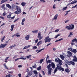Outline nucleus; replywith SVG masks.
<instances>
[{"mask_svg":"<svg viewBox=\"0 0 77 77\" xmlns=\"http://www.w3.org/2000/svg\"><path fill=\"white\" fill-rule=\"evenodd\" d=\"M57 67H56L55 68L54 72V74H55V73H56V72L57 71V69H60V70L61 71H64V69H63V68H62L61 66H60V65H59V64H57Z\"/></svg>","mask_w":77,"mask_h":77,"instance_id":"1","label":"nucleus"},{"mask_svg":"<svg viewBox=\"0 0 77 77\" xmlns=\"http://www.w3.org/2000/svg\"><path fill=\"white\" fill-rule=\"evenodd\" d=\"M15 7L17 11L14 12V14H20V13H21V8L17 5H16Z\"/></svg>","mask_w":77,"mask_h":77,"instance_id":"2","label":"nucleus"},{"mask_svg":"<svg viewBox=\"0 0 77 77\" xmlns=\"http://www.w3.org/2000/svg\"><path fill=\"white\" fill-rule=\"evenodd\" d=\"M66 29H67L68 30H73L74 29V25L73 24H71L68 26H67L65 27Z\"/></svg>","mask_w":77,"mask_h":77,"instance_id":"3","label":"nucleus"},{"mask_svg":"<svg viewBox=\"0 0 77 77\" xmlns=\"http://www.w3.org/2000/svg\"><path fill=\"white\" fill-rule=\"evenodd\" d=\"M50 38V37L49 36H48L45 38V43H46V42H50V41H51V39L50 38Z\"/></svg>","mask_w":77,"mask_h":77,"instance_id":"4","label":"nucleus"},{"mask_svg":"<svg viewBox=\"0 0 77 77\" xmlns=\"http://www.w3.org/2000/svg\"><path fill=\"white\" fill-rule=\"evenodd\" d=\"M41 32H39L38 33V37L39 38V40H41L42 38H43V36H41Z\"/></svg>","mask_w":77,"mask_h":77,"instance_id":"5","label":"nucleus"},{"mask_svg":"<svg viewBox=\"0 0 77 77\" xmlns=\"http://www.w3.org/2000/svg\"><path fill=\"white\" fill-rule=\"evenodd\" d=\"M12 15V14H10L8 15V16H7V18H11V19H14L15 18V16H14L13 17H11V15Z\"/></svg>","mask_w":77,"mask_h":77,"instance_id":"6","label":"nucleus"},{"mask_svg":"<svg viewBox=\"0 0 77 77\" xmlns=\"http://www.w3.org/2000/svg\"><path fill=\"white\" fill-rule=\"evenodd\" d=\"M58 63H59V65L60 66H61V65H62V61L61 60H60L59 59V58H58Z\"/></svg>","mask_w":77,"mask_h":77,"instance_id":"7","label":"nucleus"},{"mask_svg":"<svg viewBox=\"0 0 77 77\" xmlns=\"http://www.w3.org/2000/svg\"><path fill=\"white\" fill-rule=\"evenodd\" d=\"M30 38V35H26L25 37V38L26 41L29 40Z\"/></svg>","mask_w":77,"mask_h":77,"instance_id":"8","label":"nucleus"},{"mask_svg":"<svg viewBox=\"0 0 77 77\" xmlns=\"http://www.w3.org/2000/svg\"><path fill=\"white\" fill-rule=\"evenodd\" d=\"M73 57L74 58L72 60V61H73V62H77V58L75 56H74Z\"/></svg>","mask_w":77,"mask_h":77,"instance_id":"9","label":"nucleus"},{"mask_svg":"<svg viewBox=\"0 0 77 77\" xmlns=\"http://www.w3.org/2000/svg\"><path fill=\"white\" fill-rule=\"evenodd\" d=\"M6 45H7V44H2L0 46V48H5Z\"/></svg>","mask_w":77,"mask_h":77,"instance_id":"10","label":"nucleus"},{"mask_svg":"<svg viewBox=\"0 0 77 77\" xmlns=\"http://www.w3.org/2000/svg\"><path fill=\"white\" fill-rule=\"evenodd\" d=\"M77 3V1L74 0L71 3H70L69 5H73V4H75V3Z\"/></svg>","mask_w":77,"mask_h":77,"instance_id":"11","label":"nucleus"},{"mask_svg":"<svg viewBox=\"0 0 77 77\" xmlns=\"http://www.w3.org/2000/svg\"><path fill=\"white\" fill-rule=\"evenodd\" d=\"M51 64H49L47 66V68H48V69H52V68H50L51 67Z\"/></svg>","mask_w":77,"mask_h":77,"instance_id":"12","label":"nucleus"},{"mask_svg":"<svg viewBox=\"0 0 77 77\" xmlns=\"http://www.w3.org/2000/svg\"><path fill=\"white\" fill-rule=\"evenodd\" d=\"M26 21V19L23 18V19L22 20V22H21V24L22 26H24V21Z\"/></svg>","mask_w":77,"mask_h":77,"instance_id":"13","label":"nucleus"},{"mask_svg":"<svg viewBox=\"0 0 77 77\" xmlns=\"http://www.w3.org/2000/svg\"><path fill=\"white\" fill-rule=\"evenodd\" d=\"M30 46H31V45H29L27 46H25L23 48V50H25V49L28 48H29Z\"/></svg>","mask_w":77,"mask_h":77,"instance_id":"14","label":"nucleus"},{"mask_svg":"<svg viewBox=\"0 0 77 77\" xmlns=\"http://www.w3.org/2000/svg\"><path fill=\"white\" fill-rule=\"evenodd\" d=\"M33 72L36 77H37L38 76V72L36 70H34L33 71Z\"/></svg>","mask_w":77,"mask_h":77,"instance_id":"15","label":"nucleus"},{"mask_svg":"<svg viewBox=\"0 0 77 77\" xmlns=\"http://www.w3.org/2000/svg\"><path fill=\"white\" fill-rule=\"evenodd\" d=\"M51 66L52 68H55V65L54 64V63H51Z\"/></svg>","mask_w":77,"mask_h":77,"instance_id":"16","label":"nucleus"},{"mask_svg":"<svg viewBox=\"0 0 77 77\" xmlns=\"http://www.w3.org/2000/svg\"><path fill=\"white\" fill-rule=\"evenodd\" d=\"M48 75H51V70H52V69H48Z\"/></svg>","mask_w":77,"mask_h":77,"instance_id":"17","label":"nucleus"},{"mask_svg":"<svg viewBox=\"0 0 77 77\" xmlns=\"http://www.w3.org/2000/svg\"><path fill=\"white\" fill-rule=\"evenodd\" d=\"M19 59H22V60H26V58H24V56H21L19 58Z\"/></svg>","mask_w":77,"mask_h":77,"instance_id":"18","label":"nucleus"},{"mask_svg":"<svg viewBox=\"0 0 77 77\" xmlns=\"http://www.w3.org/2000/svg\"><path fill=\"white\" fill-rule=\"evenodd\" d=\"M15 35V36H17V37H20V33L19 32H17Z\"/></svg>","mask_w":77,"mask_h":77,"instance_id":"19","label":"nucleus"},{"mask_svg":"<svg viewBox=\"0 0 77 77\" xmlns=\"http://www.w3.org/2000/svg\"><path fill=\"white\" fill-rule=\"evenodd\" d=\"M73 33L72 32H70L69 35L68 37H69V38H70L71 37V35H73Z\"/></svg>","mask_w":77,"mask_h":77,"instance_id":"20","label":"nucleus"},{"mask_svg":"<svg viewBox=\"0 0 77 77\" xmlns=\"http://www.w3.org/2000/svg\"><path fill=\"white\" fill-rule=\"evenodd\" d=\"M42 41H39L37 43V45L38 46H39V45H40V44H42Z\"/></svg>","mask_w":77,"mask_h":77,"instance_id":"21","label":"nucleus"},{"mask_svg":"<svg viewBox=\"0 0 77 77\" xmlns=\"http://www.w3.org/2000/svg\"><path fill=\"white\" fill-rule=\"evenodd\" d=\"M65 71L67 73H68L69 72H70V70H69L68 69V68H67L66 69H65Z\"/></svg>","mask_w":77,"mask_h":77,"instance_id":"22","label":"nucleus"},{"mask_svg":"<svg viewBox=\"0 0 77 77\" xmlns=\"http://www.w3.org/2000/svg\"><path fill=\"white\" fill-rule=\"evenodd\" d=\"M6 6L7 7H8V8H9V9H11V6L9 4H6Z\"/></svg>","mask_w":77,"mask_h":77,"instance_id":"23","label":"nucleus"},{"mask_svg":"<svg viewBox=\"0 0 77 77\" xmlns=\"http://www.w3.org/2000/svg\"><path fill=\"white\" fill-rule=\"evenodd\" d=\"M58 14H56L55 15L53 19V20H57V18L58 17Z\"/></svg>","mask_w":77,"mask_h":77,"instance_id":"24","label":"nucleus"},{"mask_svg":"<svg viewBox=\"0 0 77 77\" xmlns=\"http://www.w3.org/2000/svg\"><path fill=\"white\" fill-rule=\"evenodd\" d=\"M65 62L68 65H71V61H68L67 60L65 61Z\"/></svg>","mask_w":77,"mask_h":77,"instance_id":"25","label":"nucleus"},{"mask_svg":"<svg viewBox=\"0 0 77 77\" xmlns=\"http://www.w3.org/2000/svg\"><path fill=\"white\" fill-rule=\"evenodd\" d=\"M46 63H51V60H48V61H46Z\"/></svg>","mask_w":77,"mask_h":77,"instance_id":"26","label":"nucleus"},{"mask_svg":"<svg viewBox=\"0 0 77 77\" xmlns=\"http://www.w3.org/2000/svg\"><path fill=\"white\" fill-rule=\"evenodd\" d=\"M67 53L68 55H69L70 56H72V53L71 52H70L69 51H68L67 52Z\"/></svg>","mask_w":77,"mask_h":77,"instance_id":"27","label":"nucleus"},{"mask_svg":"<svg viewBox=\"0 0 77 77\" xmlns=\"http://www.w3.org/2000/svg\"><path fill=\"white\" fill-rule=\"evenodd\" d=\"M32 32L33 33H36L38 32V30L32 31Z\"/></svg>","mask_w":77,"mask_h":77,"instance_id":"28","label":"nucleus"},{"mask_svg":"<svg viewBox=\"0 0 77 77\" xmlns=\"http://www.w3.org/2000/svg\"><path fill=\"white\" fill-rule=\"evenodd\" d=\"M60 57L62 60H64V57L62 55H60Z\"/></svg>","mask_w":77,"mask_h":77,"instance_id":"29","label":"nucleus"},{"mask_svg":"<svg viewBox=\"0 0 77 77\" xmlns=\"http://www.w3.org/2000/svg\"><path fill=\"white\" fill-rule=\"evenodd\" d=\"M72 52H73V53H74L75 54V53L77 52V51H76V49H73Z\"/></svg>","mask_w":77,"mask_h":77,"instance_id":"30","label":"nucleus"},{"mask_svg":"<svg viewBox=\"0 0 77 77\" xmlns=\"http://www.w3.org/2000/svg\"><path fill=\"white\" fill-rule=\"evenodd\" d=\"M45 49L44 48H42L40 50L38 51L37 53V54H38V53H39V52H41V51H42V50H44Z\"/></svg>","mask_w":77,"mask_h":77,"instance_id":"31","label":"nucleus"},{"mask_svg":"<svg viewBox=\"0 0 77 77\" xmlns=\"http://www.w3.org/2000/svg\"><path fill=\"white\" fill-rule=\"evenodd\" d=\"M28 75L30 76L32 75V72L31 71H30L29 72H28Z\"/></svg>","mask_w":77,"mask_h":77,"instance_id":"32","label":"nucleus"},{"mask_svg":"<svg viewBox=\"0 0 77 77\" xmlns=\"http://www.w3.org/2000/svg\"><path fill=\"white\" fill-rule=\"evenodd\" d=\"M14 25H12L11 26V31H12L13 30V29H14Z\"/></svg>","mask_w":77,"mask_h":77,"instance_id":"33","label":"nucleus"},{"mask_svg":"<svg viewBox=\"0 0 77 77\" xmlns=\"http://www.w3.org/2000/svg\"><path fill=\"white\" fill-rule=\"evenodd\" d=\"M7 2V0H2L1 1V4H2V3H3L4 2Z\"/></svg>","mask_w":77,"mask_h":77,"instance_id":"34","label":"nucleus"},{"mask_svg":"<svg viewBox=\"0 0 77 77\" xmlns=\"http://www.w3.org/2000/svg\"><path fill=\"white\" fill-rule=\"evenodd\" d=\"M71 64H72V65H75V63H74V62L72 61H70Z\"/></svg>","mask_w":77,"mask_h":77,"instance_id":"35","label":"nucleus"},{"mask_svg":"<svg viewBox=\"0 0 77 77\" xmlns=\"http://www.w3.org/2000/svg\"><path fill=\"white\" fill-rule=\"evenodd\" d=\"M26 3L24 2H23L22 3H21V5H22V6H24L25 5H26Z\"/></svg>","mask_w":77,"mask_h":77,"instance_id":"36","label":"nucleus"},{"mask_svg":"<svg viewBox=\"0 0 77 77\" xmlns=\"http://www.w3.org/2000/svg\"><path fill=\"white\" fill-rule=\"evenodd\" d=\"M67 8H68L67 7H65L63 8L62 9L63 11H65V10H66Z\"/></svg>","mask_w":77,"mask_h":77,"instance_id":"37","label":"nucleus"},{"mask_svg":"<svg viewBox=\"0 0 77 77\" xmlns=\"http://www.w3.org/2000/svg\"><path fill=\"white\" fill-rule=\"evenodd\" d=\"M5 68L6 69H9V68L7 67V66L5 64H3Z\"/></svg>","mask_w":77,"mask_h":77,"instance_id":"38","label":"nucleus"},{"mask_svg":"<svg viewBox=\"0 0 77 77\" xmlns=\"http://www.w3.org/2000/svg\"><path fill=\"white\" fill-rule=\"evenodd\" d=\"M39 2L40 3H45V1L44 0H40Z\"/></svg>","mask_w":77,"mask_h":77,"instance_id":"39","label":"nucleus"},{"mask_svg":"<svg viewBox=\"0 0 77 77\" xmlns=\"http://www.w3.org/2000/svg\"><path fill=\"white\" fill-rule=\"evenodd\" d=\"M5 38V36H4L1 39V42H3V41L4 40V39Z\"/></svg>","mask_w":77,"mask_h":77,"instance_id":"40","label":"nucleus"},{"mask_svg":"<svg viewBox=\"0 0 77 77\" xmlns=\"http://www.w3.org/2000/svg\"><path fill=\"white\" fill-rule=\"evenodd\" d=\"M77 42V39L76 38H75L72 40V42Z\"/></svg>","mask_w":77,"mask_h":77,"instance_id":"41","label":"nucleus"},{"mask_svg":"<svg viewBox=\"0 0 77 77\" xmlns=\"http://www.w3.org/2000/svg\"><path fill=\"white\" fill-rule=\"evenodd\" d=\"M59 36H60V34L57 35L55 36V39H56V38H57V37H58Z\"/></svg>","mask_w":77,"mask_h":77,"instance_id":"42","label":"nucleus"},{"mask_svg":"<svg viewBox=\"0 0 77 77\" xmlns=\"http://www.w3.org/2000/svg\"><path fill=\"white\" fill-rule=\"evenodd\" d=\"M41 69V66H39L37 69V70L39 71Z\"/></svg>","mask_w":77,"mask_h":77,"instance_id":"43","label":"nucleus"},{"mask_svg":"<svg viewBox=\"0 0 77 77\" xmlns=\"http://www.w3.org/2000/svg\"><path fill=\"white\" fill-rule=\"evenodd\" d=\"M73 49H72V48H68L69 50L70 51H72H72Z\"/></svg>","mask_w":77,"mask_h":77,"instance_id":"44","label":"nucleus"},{"mask_svg":"<svg viewBox=\"0 0 77 77\" xmlns=\"http://www.w3.org/2000/svg\"><path fill=\"white\" fill-rule=\"evenodd\" d=\"M31 56H32V55H29V56H27L26 57L27 59H29V58H30V57H31Z\"/></svg>","mask_w":77,"mask_h":77,"instance_id":"45","label":"nucleus"},{"mask_svg":"<svg viewBox=\"0 0 77 77\" xmlns=\"http://www.w3.org/2000/svg\"><path fill=\"white\" fill-rule=\"evenodd\" d=\"M53 9H56V5H53Z\"/></svg>","mask_w":77,"mask_h":77,"instance_id":"46","label":"nucleus"},{"mask_svg":"<svg viewBox=\"0 0 77 77\" xmlns=\"http://www.w3.org/2000/svg\"><path fill=\"white\" fill-rule=\"evenodd\" d=\"M48 59H49V56H48V55H47L46 60V62H47Z\"/></svg>","mask_w":77,"mask_h":77,"instance_id":"47","label":"nucleus"},{"mask_svg":"<svg viewBox=\"0 0 77 77\" xmlns=\"http://www.w3.org/2000/svg\"><path fill=\"white\" fill-rule=\"evenodd\" d=\"M5 4H3L2 6L1 7L2 8V9H4V8H5Z\"/></svg>","mask_w":77,"mask_h":77,"instance_id":"48","label":"nucleus"},{"mask_svg":"<svg viewBox=\"0 0 77 77\" xmlns=\"http://www.w3.org/2000/svg\"><path fill=\"white\" fill-rule=\"evenodd\" d=\"M32 67L33 68H36V65L35 64L34 66H32Z\"/></svg>","mask_w":77,"mask_h":77,"instance_id":"49","label":"nucleus"},{"mask_svg":"<svg viewBox=\"0 0 77 77\" xmlns=\"http://www.w3.org/2000/svg\"><path fill=\"white\" fill-rule=\"evenodd\" d=\"M33 49H36L37 48V47L36 46H35L33 47Z\"/></svg>","mask_w":77,"mask_h":77,"instance_id":"50","label":"nucleus"},{"mask_svg":"<svg viewBox=\"0 0 77 77\" xmlns=\"http://www.w3.org/2000/svg\"><path fill=\"white\" fill-rule=\"evenodd\" d=\"M58 31H59V29H56V30L55 31V32H58Z\"/></svg>","mask_w":77,"mask_h":77,"instance_id":"51","label":"nucleus"},{"mask_svg":"<svg viewBox=\"0 0 77 77\" xmlns=\"http://www.w3.org/2000/svg\"><path fill=\"white\" fill-rule=\"evenodd\" d=\"M6 77H12L11 76V75L9 74L8 75H6Z\"/></svg>","mask_w":77,"mask_h":77,"instance_id":"52","label":"nucleus"},{"mask_svg":"<svg viewBox=\"0 0 77 77\" xmlns=\"http://www.w3.org/2000/svg\"><path fill=\"white\" fill-rule=\"evenodd\" d=\"M55 61L56 62H59V60H58V58L57 59H55Z\"/></svg>","mask_w":77,"mask_h":77,"instance_id":"53","label":"nucleus"},{"mask_svg":"<svg viewBox=\"0 0 77 77\" xmlns=\"http://www.w3.org/2000/svg\"><path fill=\"white\" fill-rule=\"evenodd\" d=\"M26 72H29V69L27 68L26 70Z\"/></svg>","mask_w":77,"mask_h":77,"instance_id":"54","label":"nucleus"},{"mask_svg":"<svg viewBox=\"0 0 77 77\" xmlns=\"http://www.w3.org/2000/svg\"><path fill=\"white\" fill-rule=\"evenodd\" d=\"M69 21V20H67L65 21V23H68Z\"/></svg>","mask_w":77,"mask_h":77,"instance_id":"55","label":"nucleus"},{"mask_svg":"<svg viewBox=\"0 0 77 77\" xmlns=\"http://www.w3.org/2000/svg\"><path fill=\"white\" fill-rule=\"evenodd\" d=\"M42 73H43V75H45V73L44 72V71L42 70Z\"/></svg>","mask_w":77,"mask_h":77,"instance_id":"56","label":"nucleus"},{"mask_svg":"<svg viewBox=\"0 0 77 77\" xmlns=\"http://www.w3.org/2000/svg\"><path fill=\"white\" fill-rule=\"evenodd\" d=\"M19 19V18H17L16 19L15 21H14V22H15V21H18V20Z\"/></svg>","mask_w":77,"mask_h":77,"instance_id":"57","label":"nucleus"},{"mask_svg":"<svg viewBox=\"0 0 77 77\" xmlns=\"http://www.w3.org/2000/svg\"><path fill=\"white\" fill-rule=\"evenodd\" d=\"M43 60H44L43 59L41 60H40V63H42V62Z\"/></svg>","mask_w":77,"mask_h":77,"instance_id":"58","label":"nucleus"},{"mask_svg":"<svg viewBox=\"0 0 77 77\" xmlns=\"http://www.w3.org/2000/svg\"><path fill=\"white\" fill-rule=\"evenodd\" d=\"M0 18H1V19H2V20H4V19H5V18H4V17H3L2 16H0Z\"/></svg>","mask_w":77,"mask_h":77,"instance_id":"59","label":"nucleus"},{"mask_svg":"<svg viewBox=\"0 0 77 77\" xmlns=\"http://www.w3.org/2000/svg\"><path fill=\"white\" fill-rule=\"evenodd\" d=\"M19 59H20V58H17L15 60V61H17V60H19Z\"/></svg>","mask_w":77,"mask_h":77,"instance_id":"60","label":"nucleus"},{"mask_svg":"<svg viewBox=\"0 0 77 77\" xmlns=\"http://www.w3.org/2000/svg\"><path fill=\"white\" fill-rule=\"evenodd\" d=\"M63 39L62 38H61L60 39L58 40L59 41H62V40H63Z\"/></svg>","mask_w":77,"mask_h":77,"instance_id":"61","label":"nucleus"},{"mask_svg":"<svg viewBox=\"0 0 77 77\" xmlns=\"http://www.w3.org/2000/svg\"><path fill=\"white\" fill-rule=\"evenodd\" d=\"M2 15L3 16H5L6 15V13H4Z\"/></svg>","mask_w":77,"mask_h":77,"instance_id":"62","label":"nucleus"},{"mask_svg":"<svg viewBox=\"0 0 77 77\" xmlns=\"http://www.w3.org/2000/svg\"><path fill=\"white\" fill-rule=\"evenodd\" d=\"M38 39H37V40H35V43H37L38 42Z\"/></svg>","mask_w":77,"mask_h":77,"instance_id":"63","label":"nucleus"},{"mask_svg":"<svg viewBox=\"0 0 77 77\" xmlns=\"http://www.w3.org/2000/svg\"><path fill=\"white\" fill-rule=\"evenodd\" d=\"M15 36V34H14L13 35H12V38H14Z\"/></svg>","mask_w":77,"mask_h":77,"instance_id":"64","label":"nucleus"}]
</instances>
